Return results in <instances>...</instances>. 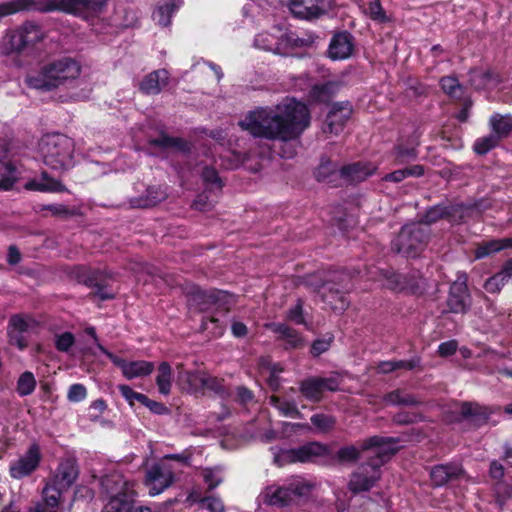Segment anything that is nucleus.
<instances>
[{"instance_id":"obj_1","label":"nucleus","mask_w":512,"mask_h":512,"mask_svg":"<svg viewBox=\"0 0 512 512\" xmlns=\"http://www.w3.org/2000/svg\"><path fill=\"white\" fill-rule=\"evenodd\" d=\"M309 124L307 106L289 98L276 106L256 108L239 122L254 137L282 142L298 138Z\"/></svg>"},{"instance_id":"obj_2","label":"nucleus","mask_w":512,"mask_h":512,"mask_svg":"<svg viewBox=\"0 0 512 512\" xmlns=\"http://www.w3.org/2000/svg\"><path fill=\"white\" fill-rule=\"evenodd\" d=\"M399 449L398 441L393 438L372 436L361 443L362 451H370L371 459L353 473L349 489L353 493L367 491L380 478V467Z\"/></svg>"},{"instance_id":"obj_3","label":"nucleus","mask_w":512,"mask_h":512,"mask_svg":"<svg viewBox=\"0 0 512 512\" xmlns=\"http://www.w3.org/2000/svg\"><path fill=\"white\" fill-rule=\"evenodd\" d=\"M106 2L107 0H11L0 3V20L24 11H63L86 17L90 13L100 12Z\"/></svg>"},{"instance_id":"obj_4","label":"nucleus","mask_w":512,"mask_h":512,"mask_svg":"<svg viewBox=\"0 0 512 512\" xmlns=\"http://www.w3.org/2000/svg\"><path fill=\"white\" fill-rule=\"evenodd\" d=\"M81 73V67L75 60L65 57L54 60L27 74L25 83L32 89L51 91L70 84Z\"/></svg>"},{"instance_id":"obj_5","label":"nucleus","mask_w":512,"mask_h":512,"mask_svg":"<svg viewBox=\"0 0 512 512\" xmlns=\"http://www.w3.org/2000/svg\"><path fill=\"white\" fill-rule=\"evenodd\" d=\"M135 483L126 480L118 472H112L101 479V490L106 497L103 512H151L146 506L136 505Z\"/></svg>"},{"instance_id":"obj_6","label":"nucleus","mask_w":512,"mask_h":512,"mask_svg":"<svg viewBox=\"0 0 512 512\" xmlns=\"http://www.w3.org/2000/svg\"><path fill=\"white\" fill-rule=\"evenodd\" d=\"M191 454H168L152 465L146 472L145 485L151 496H156L169 488L175 480V474L182 467L189 466Z\"/></svg>"},{"instance_id":"obj_7","label":"nucleus","mask_w":512,"mask_h":512,"mask_svg":"<svg viewBox=\"0 0 512 512\" xmlns=\"http://www.w3.org/2000/svg\"><path fill=\"white\" fill-rule=\"evenodd\" d=\"M74 141L63 134H47L39 143V153L43 162L50 169L64 172L74 164Z\"/></svg>"},{"instance_id":"obj_8","label":"nucleus","mask_w":512,"mask_h":512,"mask_svg":"<svg viewBox=\"0 0 512 512\" xmlns=\"http://www.w3.org/2000/svg\"><path fill=\"white\" fill-rule=\"evenodd\" d=\"M3 129L4 125L0 122V191H9L24 178L28 159L7 145Z\"/></svg>"},{"instance_id":"obj_9","label":"nucleus","mask_w":512,"mask_h":512,"mask_svg":"<svg viewBox=\"0 0 512 512\" xmlns=\"http://www.w3.org/2000/svg\"><path fill=\"white\" fill-rule=\"evenodd\" d=\"M311 485L302 477L294 476L281 485H271L263 492L264 502L273 506H286L310 493Z\"/></svg>"},{"instance_id":"obj_10","label":"nucleus","mask_w":512,"mask_h":512,"mask_svg":"<svg viewBox=\"0 0 512 512\" xmlns=\"http://www.w3.org/2000/svg\"><path fill=\"white\" fill-rule=\"evenodd\" d=\"M430 233L421 223L407 224L392 241V248L406 257H416L427 245Z\"/></svg>"},{"instance_id":"obj_11","label":"nucleus","mask_w":512,"mask_h":512,"mask_svg":"<svg viewBox=\"0 0 512 512\" xmlns=\"http://www.w3.org/2000/svg\"><path fill=\"white\" fill-rule=\"evenodd\" d=\"M328 453L327 447L319 442H310L294 449L280 450L274 453V461L278 465L286 462H310Z\"/></svg>"},{"instance_id":"obj_12","label":"nucleus","mask_w":512,"mask_h":512,"mask_svg":"<svg viewBox=\"0 0 512 512\" xmlns=\"http://www.w3.org/2000/svg\"><path fill=\"white\" fill-rule=\"evenodd\" d=\"M290 43L291 38L278 25L273 26L271 32L257 34L254 39L256 48L279 55L287 54Z\"/></svg>"},{"instance_id":"obj_13","label":"nucleus","mask_w":512,"mask_h":512,"mask_svg":"<svg viewBox=\"0 0 512 512\" xmlns=\"http://www.w3.org/2000/svg\"><path fill=\"white\" fill-rule=\"evenodd\" d=\"M98 349L106 355L114 365L119 367L123 376L132 380L138 377H145L150 375L154 370V363L145 360L126 361L123 358L116 356L109 352L103 345L98 344Z\"/></svg>"},{"instance_id":"obj_14","label":"nucleus","mask_w":512,"mask_h":512,"mask_svg":"<svg viewBox=\"0 0 512 512\" xmlns=\"http://www.w3.org/2000/svg\"><path fill=\"white\" fill-rule=\"evenodd\" d=\"M35 322L28 316L12 315L7 325L9 343L23 350L28 345V333L34 328Z\"/></svg>"},{"instance_id":"obj_15","label":"nucleus","mask_w":512,"mask_h":512,"mask_svg":"<svg viewBox=\"0 0 512 512\" xmlns=\"http://www.w3.org/2000/svg\"><path fill=\"white\" fill-rule=\"evenodd\" d=\"M467 278L465 274L459 275L450 286L447 299L448 311L451 313L464 314L471 305V297L467 287Z\"/></svg>"},{"instance_id":"obj_16","label":"nucleus","mask_w":512,"mask_h":512,"mask_svg":"<svg viewBox=\"0 0 512 512\" xmlns=\"http://www.w3.org/2000/svg\"><path fill=\"white\" fill-rule=\"evenodd\" d=\"M40 451L37 445H32L27 452L10 463V476L22 479L36 470L40 462Z\"/></svg>"},{"instance_id":"obj_17","label":"nucleus","mask_w":512,"mask_h":512,"mask_svg":"<svg viewBox=\"0 0 512 512\" xmlns=\"http://www.w3.org/2000/svg\"><path fill=\"white\" fill-rule=\"evenodd\" d=\"M379 280L382 285L394 291H408L416 293L420 288V279L415 276L398 274L390 271H379Z\"/></svg>"},{"instance_id":"obj_18","label":"nucleus","mask_w":512,"mask_h":512,"mask_svg":"<svg viewBox=\"0 0 512 512\" xmlns=\"http://www.w3.org/2000/svg\"><path fill=\"white\" fill-rule=\"evenodd\" d=\"M351 113L352 107L349 102L334 103L326 116L323 131L338 135L343 130Z\"/></svg>"},{"instance_id":"obj_19","label":"nucleus","mask_w":512,"mask_h":512,"mask_svg":"<svg viewBox=\"0 0 512 512\" xmlns=\"http://www.w3.org/2000/svg\"><path fill=\"white\" fill-rule=\"evenodd\" d=\"M291 12L299 18L316 17L328 11L334 0H289Z\"/></svg>"},{"instance_id":"obj_20","label":"nucleus","mask_w":512,"mask_h":512,"mask_svg":"<svg viewBox=\"0 0 512 512\" xmlns=\"http://www.w3.org/2000/svg\"><path fill=\"white\" fill-rule=\"evenodd\" d=\"M465 477V471L457 463L436 465L430 472V478L435 486H443L449 481L460 480Z\"/></svg>"},{"instance_id":"obj_21","label":"nucleus","mask_w":512,"mask_h":512,"mask_svg":"<svg viewBox=\"0 0 512 512\" xmlns=\"http://www.w3.org/2000/svg\"><path fill=\"white\" fill-rule=\"evenodd\" d=\"M333 286L334 284L332 285V281L329 280L317 287V291L324 303L329 305L330 308L335 312L340 313L348 307L349 301L344 291L340 289H334Z\"/></svg>"},{"instance_id":"obj_22","label":"nucleus","mask_w":512,"mask_h":512,"mask_svg":"<svg viewBox=\"0 0 512 512\" xmlns=\"http://www.w3.org/2000/svg\"><path fill=\"white\" fill-rule=\"evenodd\" d=\"M353 49V37L347 32H342L331 39L328 53L333 60H344L352 55Z\"/></svg>"},{"instance_id":"obj_23","label":"nucleus","mask_w":512,"mask_h":512,"mask_svg":"<svg viewBox=\"0 0 512 512\" xmlns=\"http://www.w3.org/2000/svg\"><path fill=\"white\" fill-rule=\"evenodd\" d=\"M24 188L29 191H38L43 193H58L66 191L65 186L57 179L51 177L46 171H43L40 177L28 180Z\"/></svg>"},{"instance_id":"obj_24","label":"nucleus","mask_w":512,"mask_h":512,"mask_svg":"<svg viewBox=\"0 0 512 512\" xmlns=\"http://www.w3.org/2000/svg\"><path fill=\"white\" fill-rule=\"evenodd\" d=\"M78 469L76 463L72 459H64L60 462L56 469L55 475L51 483L64 490L68 489L76 480Z\"/></svg>"},{"instance_id":"obj_25","label":"nucleus","mask_w":512,"mask_h":512,"mask_svg":"<svg viewBox=\"0 0 512 512\" xmlns=\"http://www.w3.org/2000/svg\"><path fill=\"white\" fill-rule=\"evenodd\" d=\"M148 146L152 154H156V149L159 151L175 150L180 152H187L189 150V145L185 140L178 137H169L165 133H161L158 137L150 139Z\"/></svg>"},{"instance_id":"obj_26","label":"nucleus","mask_w":512,"mask_h":512,"mask_svg":"<svg viewBox=\"0 0 512 512\" xmlns=\"http://www.w3.org/2000/svg\"><path fill=\"white\" fill-rule=\"evenodd\" d=\"M169 73L166 69L155 70L146 75L139 84V89L147 95L159 94L168 84Z\"/></svg>"},{"instance_id":"obj_27","label":"nucleus","mask_w":512,"mask_h":512,"mask_svg":"<svg viewBox=\"0 0 512 512\" xmlns=\"http://www.w3.org/2000/svg\"><path fill=\"white\" fill-rule=\"evenodd\" d=\"M25 48L26 45L18 27L5 30L0 43V51L3 55H19Z\"/></svg>"},{"instance_id":"obj_28","label":"nucleus","mask_w":512,"mask_h":512,"mask_svg":"<svg viewBox=\"0 0 512 512\" xmlns=\"http://www.w3.org/2000/svg\"><path fill=\"white\" fill-rule=\"evenodd\" d=\"M265 326L270 331L279 334V337L285 341L286 349H299L304 346V340L301 335L286 324L268 323Z\"/></svg>"},{"instance_id":"obj_29","label":"nucleus","mask_w":512,"mask_h":512,"mask_svg":"<svg viewBox=\"0 0 512 512\" xmlns=\"http://www.w3.org/2000/svg\"><path fill=\"white\" fill-rule=\"evenodd\" d=\"M182 5V0H162L153 11V20L160 26H168L172 16Z\"/></svg>"},{"instance_id":"obj_30","label":"nucleus","mask_w":512,"mask_h":512,"mask_svg":"<svg viewBox=\"0 0 512 512\" xmlns=\"http://www.w3.org/2000/svg\"><path fill=\"white\" fill-rule=\"evenodd\" d=\"M167 196L166 190L161 186H150L146 194L131 200V205L136 208H147L156 205Z\"/></svg>"},{"instance_id":"obj_31","label":"nucleus","mask_w":512,"mask_h":512,"mask_svg":"<svg viewBox=\"0 0 512 512\" xmlns=\"http://www.w3.org/2000/svg\"><path fill=\"white\" fill-rule=\"evenodd\" d=\"M512 277V259L508 260L502 270L492 277L488 278L484 284V288L489 293H497Z\"/></svg>"},{"instance_id":"obj_32","label":"nucleus","mask_w":512,"mask_h":512,"mask_svg":"<svg viewBox=\"0 0 512 512\" xmlns=\"http://www.w3.org/2000/svg\"><path fill=\"white\" fill-rule=\"evenodd\" d=\"M269 404L285 417L297 418L300 415L297 404L291 396L272 395L269 397Z\"/></svg>"},{"instance_id":"obj_33","label":"nucleus","mask_w":512,"mask_h":512,"mask_svg":"<svg viewBox=\"0 0 512 512\" xmlns=\"http://www.w3.org/2000/svg\"><path fill=\"white\" fill-rule=\"evenodd\" d=\"M376 170V167L369 163H355L346 167H343L341 174L347 177L352 182H361L368 176L372 175Z\"/></svg>"},{"instance_id":"obj_34","label":"nucleus","mask_w":512,"mask_h":512,"mask_svg":"<svg viewBox=\"0 0 512 512\" xmlns=\"http://www.w3.org/2000/svg\"><path fill=\"white\" fill-rule=\"evenodd\" d=\"M155 382L161 395L167 396L171 393L173 373L171 365L168 362L164 361L159 364Z\"/></svg>"},{"instance_id":"obj_35","label":"nucleus","mask_w":512,"mask_h":512,"mask_svg":"<svg viewBox=\"0 0 512 512\" xmlns=\"http://www.w3.org/2000/svg\"><path fill=\"white\" fill-rule=\"evenodd\" d=\"M208 374L202 371L180 372L179 380L187 384V389L191 393L203 392L207 383Z\"/></svg>"},{"instance_id":"obj_36","label":"nucleus","mask_w":512,"mask_h":512,"mask_svg":"<svg viewBox=\"0 0 512 512\" xmlns=\"http://www.w3.org/2000/svg\"><path fill=\"white\" fill-rule=\"evenodd\" d=\"M18 29L26 48L42 41L44 38V32L41 26L33 21L24 22L22 25L18 26Z\"/></svg>"},{"instance_id":"obj_37","label":"nucleus","mask_w":512,"mask_h":512,"mask_svg":"<svg viewBox=\"0 0 512 512\" xmlns=\"http://www.w3.org/2000/svg\"><path fill=\"white\" fill-rule=\"evenodd\" d=\"M300 392L309 401L318 402L323 395L320 377H310L300 383Z\"/></svg>"},{"instance_id":"obj_38","label":"nucleus","mask_w":512,"mask_h":512,"mask_svg":"<svg viewBox=\"0 0 512 512\" xmlns=\"http://www.w3.org/2000/svg\"><path fill=\"white\" fill-rule=\"evenodd\" d=\"M490 125L492 133L497 135L499 139L505 138L512 131V116L511 115H493L490 118Z\"/></svg>"},{"instance_id":"obj_39","label":"nucleus","mask_w":512,"mask_h":512,"mask_svg":"<svg viewBox=\"0 0 512 512\" xmlns=\"http://www.w3.org/2000/svg\"><path fill=\"white\" fill-rule=\"evenodd\" d=\"M459 413L463 419H470L478 425L484 423L488 418L486 411L477 404L463 403L459 408Z\"/></svg>"},{"instance_id":"obj_40","label":"nucleus","mask_w":512,"mask_h":512,"mask_svg":"<svg viewBox=\"0 0 512 512\" xmlns=\"http://www.w3.org/2000/svg\"><path fill=\"white\" fill-rule=\"evenodd\" d=\"M419 363L420 359L417 357L411 360L384 361L378 365V370L381 373H389L397 369L412 370L417 367Z\"/></svg>"},{"instance_id":"obj_41","label":"nucleus","mask_w":512,"mask_h":512,"mask_svg":"<svg viewBox=\"0 0 512 512\" xmlns=\"http://www.w3.org/2000/svg\"><path fill=\"white\" fill-rule=\"evenodd\" d=\"M454 210H456L454 207L448 208L440 205L434 206L425 213L420 223L429 228L430 224L435 223L442 218H448L451 211Z\"/></svg>"},{"instance_id":"obj_42","label":"nucleus","mask_w":512,"mask_h":512,"mask_svg":"<svg viewBox=\"0 0 512 512\" xmlns=\"http://www.w3.org/2000/svg\"><path fill=\"white\" fill-rule=\"evenodd\" d=\"M384 402L389 405L414 406L418 404V401L411 394L404 393L401 390L388 393L384 397Z\"/></svg>"},{"instance_id":"obj_43","label":"nucleus","mask_w":512,"mask_h":512,"mask_svg":"<svg viewBox=\"0 0 512 512\" xmlns=\"http://www.w3.org/2000/svg\"><path fill=\"white\" fill-rule=\"evenodd\" d=\"M35 387L36 379L33 373L26 371L19 376L16 390L20 396H28L32 394Z\"/></svg>"},{"instance_id":"obj_44","label":"nucleus","mask_w":512,"mask_h":512,"mask_svg":"<svg viewBox=\"0 0 512 512\" xmlns=\"http://www.w3.org/2000/svg\"><path fill=\"white\" fill-rule=\"evenodd\" d=\"M470 84L475 89H485L493 81L492 74L489 71L481 69H472L470 71Z\"/></svg>"},{"instance_id":"obj_45","label":"nucleus","mask_w":512,"mask_h":512,"mask_svg":"<svg viewBox=\"0 0 512 512\" xmlns=\"http://www.w3.org/2000/svg\"><path fill=\"white\" fill-rule=\"evenodd\" d=\"M442 90L451 98L459 99L463 95V87L453 76L442 77L440 80Z\"/></svg>"},{"instance_id":"obj_46","label":"nucleus","mask_w":512,"mask_h":512,"mask_svg":"<svg viewBox=\"0 0 512 512\" xmlns=\"http://www.w3.org/2000/svg\"><path fill=\"white\" fill-rule=\"evenodd\" d=\"M196 171L201 173L202 179L207 186L218 190L222 188V181L214 167H210L206 164L202 168L197 166Z\"/></svg>"},{"instance_id":"obj_47","label":"nucleus","mask_w":512,"mask_h":512,"mask_svg":"<svg viewBox=\"0 0 512 512\" xmlns=\"http://www.w3.org/2000/svg\"><path fill=\"white\" fill-rule=\"evenodd\" d=\"M220 160V165L225 169H235L245 162L246 157L245 155L234 150H226L223 154L220 155Z\"/></svg>"},{"instance_id":"obj_48","label":"nucleus","mask_w":512,"mask_h":512,"mask_svg":"<svg viewBox=\"0 0 512 512\" xmlns=\"http://www.w3.org/2000/svg\"><path fill=\"white\" fill-rule=\"evenodd\" d=\"M500 139L494 133L478 138L474 143V151L479 155H484L497 146Z\"/></svg>"},{"instance_id":"obj_49","label":"nucleus","mask_w":512,"mask_h":512,"mask_svg":"<svg viewBox=\"0 0 512 512\" xmlns=\"http://www.w3.org/2000/svg\"><path fill=\"white\" fill-rule=\"evenodd\" d=\"M63 490L64 489L57 487L53 483L47 484L43 489V499L45 505L48 508L55 509L58 506L59 498Z\"/></svg>"},{"instance_id":"obj_50","label":"nucleus","mask_w":512,"mask_h":512,"mask_svg":"<svg viewBox=\"0 0 512 512\" xmlns=\"http://www.w3.org/2000/svg\"><path fill=\"white\" fill-rule=\"evenodd\" d=\"M79 281L83 282L85 285L89 287H95L96 292L95 295L102 300L113 298V294L108 292L104 286H102L98 281L94 274L84 275L79 277Z\"/></svg>"},{"instance_id":"obj_51","label":"nucleus","mask_w":512,"mask_h":512,"mask_svg":"<svg viewBox=\"0 0 512 512\" xmlns=\"http://www.w3.org/2000/svg\"><path fill=\"white\" fill-rule=\"evenodd\" d=\"M202 329L208 331L213 337H219L224 333L225 324L215 315L202 319Z\"/></svg>"},{"instance_id":"obj_52","label":"nucleus","mask_w":512,"mask_h":512,"mask_svg":"<svg viewBox=\"0 0 512 512\" xmlns=\"http://www.w3.org/2000/svg\"><path fill=\"white\" fill-rule=\"evenodd\" d=\"M501 251V245L498 239H492L480 244L475 250V259H482L489 255Z\"/></svg>"},{"instance_id":"obj_53","label":"nucleus","mask_w":512,"mask_h":512,"mask_svg":"<svg viewBox=\"0 0 512 512\" xmlns=\"http://www.w3.org/2000/svg\"><path fill=\"white\" fill-rule=\"evenodd\" d=\"M54 342L58 351L68 353L75 343V337L71 332H63L55 335Z\"/></svg>"},{"instance_id":"obj_54","label":"nucleus","mask_w":512,"mask_h":512,"mask_svg":"<svg viewBox=\"0 0 512 512\" xmlns=\"http://www.w3.org/2000/svg\"><path fill=\"white\" fill-rule=\"evenodd\" d=\"M202 477L209 489L217 487L223 480L219 468H206L202 471Z\"/></svg>"},{"instance_id":"obj_55","label":"nucleus","mask_w":512,"mask_h":512,"mask_svg":"<svg viewBox=\"0 0 512 512\" xmlns=\"http://www.w3.org/2000/svg\"><path fill=\"white\" fill-rule=\"evenodd\" d=\"M394 156L397 163H404L416 158L417 153L415 147L397 145L394 149Z\"/></svg>"},{"instance_id":"obj_56","label":"nucleus","mask_w":512,"mask_h":512,"mask_svg":"<svg viewBox=\"0 0 512 512\" xmlns=\"http://www.w3.org/2000/svg\"><path fill=\"white\" fill-rule=\"evenodd\" d=\"M118 390L130 404H133L135 401H138L140 403L148 401V397L146 395L135 392L128 385H118Z\"/></svg>"},{"instance_id":"obj_57","label":"nucleus","mask_w":512,"mask_h":512,"mask_svg":"<svg viewBox=\"0 0 512 512\" xmlns=\"http://www.w3.org/2000/svg\"><path fill=\"white\" fill-rule=\"evenodd\" d=\"M311 422L318 430L322 432L330 430L335 424L334 418L325 414L313 415L311 417Z\"/></svg>"},{"instance_id":"obj_58","label":"nucleus","mask_w":512,"mask_h":512,"mask_svg":"<svg viewBox=\"0 0 512 512\" xmlns=\"http://www.w3.org/2000/svg\"><path fill=\"white\" fill-rule=\"evenodd\" d=\"M360 457V450L355 446H345L338 450L337 459L340 462H354Z\"/></svg>"},{"instance_id":"obj_59","label":"nucleus","mask_w":512,"mask_h":512,"mask_svg":"<svg viewBox=\"0 0 512 512\" xmlns=\"http://www.w3.org/2000/svg\"><path fill=\"white\" fill-rule=\"evenodd\" d=\"M287 319L295 324L306 325V321L303 316V303L301 300H298L297 303L288 310Z\"/></svg>"},{"instance_id":"obj_60","label":"nucleus","mask_w":512,"mask_h":512,"mask_svg":"<svg viewBox=\"0 0 512 512\" xmlns=\"http://www.w3.org/2000/svg\"><path fill=\"white\" fill-rule=\"evenodd\" d=\"M205 391L214 392L215 394L219 395L221 398H223L227 395V391L223 385V381H221L217 378L211 377L210 375H208V378H207V383L204 388V392Z\"/></svg>"},{"instance_id":"obj_61","label":"nucleus","mask_w":512,"mask_h":512,"mask_svg":"<svg viewBox=\"0 0 512 512\" xmlns=\"http://www.w3.org/2000/svg\"><path fill=\"white\" fill-rule=\"evenodd\" d=\"M335 83L326 82L321 85H315L312 89V94L315 98L324 101L335 88Z\"/></svg>"},{"instance_id":"obj_62","label":"nucleus","mask_w":512,"mask_h":512,"mask_svg":"<svg viewBox=\"0 0 512 512\" xmlns=\"http://www.w3.org/2000/svg\"><path fill=\"white\" fill-rule=\"evenodd\" d=\"M87 396L86 387L82 384H73L68 390V399L71 402H80Z\"/></svg>"},{"instance_id":"obj_63","label":"nucleus","mask_w":512,"mask_h":512,"mask_svg":"<svg viewBox=\"0 0 512 512\" xmlns=\"http://www.w3.org/2000/svg\"><path fill=\"white\" fill-rule=\"evenodd\" d=\"M323 391H337L340 387V377L337 374L328 377H320Z\"/></svg>"},{"instance_id":"obj_64","label":"nucleus","mask_w":512,"mask_h":512,"mask_svg":"<svg viewBox=\"0 0 512 512\" xmlns=\"http://www.w3.org/2000/svg\"><path fill=\"white\" fill-rule=\"evenodd\" d=\"M203 503H204V506L210 512H224V505L219 498H216L214 496L206 497L203 500Z\"/></svg>"}]
</instances>
